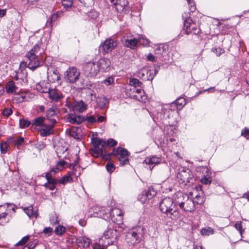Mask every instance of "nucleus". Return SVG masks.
Here are the masks:
<instances>
[{
	"label": "nucleus",
	"instance_id": "obj_36",
	"mask_svg": "<svg viewBox=\"0 0 249 249\" xmlns=\"http://www.w3.org/2000/svg\"><path fill=\"white\" fill-rule=\"evenodd\" d=\"M53 174L51 172H46L45 173V178L47 180V183H48L50 184L53 185V186L56 185L57 181L53 178Z\"/></svg>",
	"mask_w": 249,
	"mask_h": 249
},
{
	"label": "nucleus",
	"instance_id": "obj_34",
	"mask_svg": "<svg viewBox=\"0 0 249 249\" xmlns=\"http://www.w3.org/2000/svg\"><path fill=\"white\" fill-rule=\"evenodd\" d=\"M69 121L73 124H78L81 123L82 120L80 116L71 114L68 118Z\"/></svg>",
	"mask_w": 249,
	"mask_h": 249
},
{
	"label": "nucleus",
	"instance_id": "obj_28",
	"mask_svg": "<svg viewBox=\"0 0 249 249\" xmlns=\"http://www.w3.org/2000/svg\"><path fill=\"white\" fill-rule=\"evenodd\" d=\"M70 135L75 139H80L82 137L81 129L78 127H72L69 130Z\"/></svg>",
	"mask_w": 249,
	"mask_h": 249
},
{
	"label": "nucleus",
	"instance_id": "obj_24",
	"mask_svg": "<svg viewBox=\"0 0 249 249\" xmlns=\"http://www.w3.org/2000/svg\"><path fill=\"white\" fill-rule=\"evenodd\" d=\"M97 65L99 68V71H105L110 65V61L108 58H100L97 62Z\"/></svg>",
	"mask_w": 249,
	"mask_h": 249
},
{
	"label": "nucleus",
	"instance_id": "obj_50",
	"mask_svg": "<svg viewBox=\"0 0 249 249\" xmlns=\"http://www.w3.org/2000/svg\"><path fill=\"white\" fill-rule=\"evenodd\" d=\"M30 124V122L25 119H20L19 121V125L21 128H25Z\"/></svg>",
	"mask_w": 249,
	"mask_h": 249
},
{
	"label": "nucleus",
	"instance_id": "obj_45",
	"mask_svg": "<svg viewBox=\"0 0 249 249\" xmlns=\"http://www.w3.org/2000/svg\"><path fill=\"white\" fill-rule=\"evenodd\" d=\"M106 168L107 172L110 173L113 172L115 169V167L114 164L110 161H108L106 165Z\"/></svg>",
	"mask_w": 249,
	"mask_h": 249
},
{
	"label": "nucleus",
	"instance_id": "obj_42",
	"mask_svg": "<svg viewBox=\"0 0 249 249\" xmlns=\"http://www.w3.org/2000/svg\"><path fill=\"white\" fill-rule=\"evenodd\" d=\"M72 181V178L70 174H67L62 179L59 180L60 183L62 184H65L68 182Z\"/></svg>",
	"mask_w": 249,
	"mask_h": 249
},
{
	"label": "nucleus",
	"instance_id": "obj_5",
	"mask_svg": "<svg viewBox=\"0 0 249 249\" xmlns=\"http://www.w3.org/2000/svg\"><path fill=\"white\" fill-rule=\"evenodd\" d=\"M116 230L111 228L107 229L104 232L100 239L99 244L102 245L103 247L112 245L116 240Z\"/></svg>",
	"mask_w": 249,
	"mask_h": 249
},
{
	"label": "nucleus",
	"instance_id": "obj_2",
	"mask_svg": "<svg viewBox=\"0 0 249 249\" xmlns=\"http://www.w3.org/2000/svg\"><path fill=\"white\" fill-rule=\"evenodd\" d=\"M177 206L176 197L174 201L172 198L168 197L162 199L159 207L161 212L166 213L172 219L177 220L180 217Z\"/></svg>",
	"mask_w": 249,
	"mask_h": 249
},
{
	"label": "nucleus",
	"instance_id": "obj_43",
	"mask_svg": "<svg viewBox=\"0 0 249 249\" xmlns=\"http://www.w3.org/2000/svg\"><path fill=\"white\" fill-rule=\"evenodd\" d=\"M137 39L138 40V43H140L144 46L149 45L150 43V41L142 35L140 36L139 38Z\"/></svg>",
	"mask_w": 249,
	"mask_h": 249
},
{
	"label": "nucleus",
	"instance_id": "obj_41",
	"mask_svg": "<svg viewBox=\"0 0 249 249\" xmlns=\"http://www.w3.org/2000/svg\"><path fill=\"white\" fill-rule=\"evenodd\" d=\"M66 231V228L65 227L61 225H58L54 230V232L57 235H62Z\"/></svg>",
	"mask_w": 249,
	"mask_h": 249
},
{
	"label": "nucleus",
	"instance_id": "obj_22",
	"mask_svg": "<svg viewBox=\"0 0 249 249\" xmlns=\"http://www.w3.org/2000/svg\"><path fill=\"white\" fill-rule=\"evenodd\" d=\"M49 97L53 101L59 102L63 97L62 93L56 89H48Z\"/></svg>",
	"mask_w": 249,
	"mask_h": 249
},
{
	"label": "nucleus",
	"instance_id": "obj_37",
	"mask_svg": "<svg viewBox=\"0 0 249 249\" xmlns=\"http://www.w3.org/2000/svg\"><path fill=\"white\" fill-rule=\"evenodd\" d=\"M108 103L107 99L104 96L98 97L96 99V103L98 107L103 108Z\"/></svg>",
	"mask_w": 249,
	"mask_h": 249
},
{
	"label": "nucleus",
	"instance_id": "obj_62",
	"mask_svg": "<svg viewBox=\"0 0 249 249\" xmlns=\"http://www.w3.org/2000/svg\"><path fill=\"white\" fill-rule=\"evenodd\" d=\"M53 231L52 228L50 227H46L43 230V232L45 234H48V235H50L51 234Z\"/></svg>",
	"mask_w": 249,
	"mask_h": 249
},
{
	"label": "nucleus",
	"instance_id": "obj_47",
	"mask_svg": "<svg viewBox=\"0 0 249 249\" xmlns=\"http://www.w3.org/2000/svg\"><path fill=\"white\" fill-rule=\"evenodd\" d=\"M102 83L107 86L111 85L114 83V77L113 76H109L104 80L102 81Z\"/></svg>",
	"mask_w": 249,
	"mask_h": 249
},
{
	"label": "nucleus",
	"instance_id": "obj_40",
	"mask_svg": "<svg viewBox=\"0 0 249 249\" xmlns=\"http://www.w3.org/2000/svg\"><path fill=\"white\" fill-rule=\"evenodd\" d=\"M71 165H72L71 163H69L63 160H60L58 161L56 164V166L59 167L61 170L65 167L71 168Z\"/></svg>",
	"mask_w": 249,
	"mask_h": 249
},
{
	"label": "nucleus",
	"instance_id": "obj_54",
	"mask_svg": "<svg viewBox=\"0 0 249 249\" xmlns=\"http://www.w3.org/2000/svg\"><path fill=\"white\" fill-rule=\"evenodd\" d=\"M234 227L237 230H238L239 231L241 235H242L243 234V230H242L241 222L237 221L235 224Z\"/></svg>",
	"mask_w": 249,
	"mask_h": 249
},
{
	"label": "nucleus",
	"instance_id": "obj_20",
	"mask_svg": "<svg viewBox=\"0 0 249 249\" xmlns=\"http://www.w3.org/2000/svg\"><path fill=\"white\" fill-rule=\"evenodd\" d=\"M68 107L73 111L82 113L86 111L88 108V105L82 100L74 101L69 104Z\"/></svg>",
	"mask_w": 249,
	"mask_h": 249
},
{
	"label": "nucleus",
	"instance_id": "obj_56",
	"mask_svg": "<svg viewBox=\"0 0 249 249\" xmlns=\"http://www.w3.org/2000/svg\"><path fill=\"white\" fill-rule=\"evenodd\" d=\"M24 140L23 137H19L15 141V143L18 147L21 145L24 142Z\"/></svg>",
	"mask_w": 249,
	"mask_h": 249
},
{
	"label": "nucleus",
	"instance_id": "obj_33",
	"mask_svg": "<svg viewBox=\"0 0 249 249\" xmlns=\"http://www.w3.org/2000/svg\"><path fill=\"white\" fill-rule=\"evenodd\" d=\"M23 210L24 212L27 214V215L30 217H35L36 218L37 216V213L33 210V207L32 206H30L28 207L24 208Z\"/></svg>",
	"mask_w": 249,
	"mask_h": 249
},
{
	"label": "nucleus",
	"instance_id": "obj_44",
	"mask_svg": "<svg viewBox=\"0 0 249 249\" xmlns=\"http://www.w3.org/2000/svg\"><path fill=\"white\" fill-rule=\"evenodd\" d=\"M61 3L65 8L68 9L72 5L73 0H61Z\"/></svg>",
	"mask_w": 249,
	"mask_h": 249
},
{
	"label": "nucleus",
	"instance_id": "obj_59",
	"mask_svg": "<svg viewBox=\"0 0 249 249\" xmlns=\"http://www.w3.org/2000/svg\"><path fill=\"white\" fill-rule=\"evenodd\" d=\"M117 142L112 139H109L107 141V144L110 146H114L117 145Z\"/></svg>",
	"mask_w": 249,
	"mask_h": 249
},
{
	"label": "nucleus",
	"instance_id": "obj_19",
	"mask_svg": "<svg viewBox=\"0 0 249 249\" xmlns=\"http://www.w3.org/2000/svg\"><path fill=\"white\" fill-rule=\"evenodd\" d=\"M93 216L103 218L106 220H109L110 215L109 210L103 207L94 206L93 208Z\"/></svg>",
	"mask_w": 249,
	"mask_h": 249
},
{
	"label": "nucleus",
	"instance_id": "obj_48",
	"mask_svg": "<svg viewBox=\"0 0 249 249\" xmlns=\"http://www.w3.org/2000/svg\"><path fill=\"white\" fill-rule=\"evenodd\" d=\"M201 233L203 235H209L210 234H212L213 233V230L209 228H203L201 230Z\"/></svg>",
	"mask_w": 249,
	"mask_h": 249
},
{
	"label": "nucleus",
	"instance_id": "obj_3",
	"mask_svg": "<svg viewBox=\"0 0 249 249\" xmlns=\"http://www.w3.org/2000/svg\"><path fill=\"white\" fill-rule=\"evenodd\" d=\"M176 203L180 209L185 212H192L195 209L194 201L192 198H189L187 194L178 192L176 195Z\"/></svg>",
	"mask_w": 249,
	"mask_h": 249
},
{
	"label": "nucleus",
	"instance_id": "obj_51",
	"mask_svg": "<svg viewBox=\"0 0 249 249\" xmlns=\"http://www.w3.org/2000/svg\"><path fill=\"white\" fill-rule=\"evenodd\" d=\"M187 2L189 5L190 11L191 12H194L196 10V6L193 0H187Z\"/></svg>",
	"mask_w": 249,
	"mask_h": 249
},
{
	"label": "nucleus",
	"instance_id": "obj_13",
	"mask_svg": "<svg viewBox=\"0 0 249 249\" xmlns=\"http://www.w3.org/2000/svg\"><path fill=\"white\" fill-rule=\"evenodd\" d=\"M110 2L119 13H126L130 10V7L127 0H110Z\"/></svg>",
	"mask_w": 249,
	"mask_h": 249
},
{
	"label": "nucleus",
	"instance_id": "obj_26",
	"mask_svg": "<svg viewBox=\"0 0 249 249\" xmlns=\"http://www.w3.org/2000/svg\"><path fill=\"white\" fill-rule=\"evenodd\" d=\"M30 94L27 92L19 91L15 95V99L18 102L28 101L30 99Z\"/></svg>",
	"mask_w": 249,
	"mask_h": 249
},
{
	"label": "nucleus",
	"instance_id": "obj_14",
	"mask_svg": "<svg viewBox=\"0 0 249 249\" xmlns=\"http://www.w3.org/2000/svg\"><path fill=\"white\" fill-rule=\"evenodd\" d=\"M117 45L118 43L116 40L108 38L100 45V49L102 50L104 54L108 53L115 48Z\"/></svg>",
	"mask_w": 249,
	"mask_h": 249
},
{
	"label": "nucleus",
	"instance_id": "obj_32",
	"mask_svg": "<svg viewBox=\"0 0 249 249\" xmlns=\"http://www.w3.org/2000/svg\"><path fill=\"white\" fill-rule=\"evenodd\" d=\"M186 104V101L184 98L180 97L178 98L174 102L172 103L171 105L175 106L177 109H181Z\"/></svg>",
	"mask_w": 249,
	"mask_h": 249
},
{
	"label": "nucleus",
	"instance_id": "obj_1",
	"mask_svg": "<svg viewBox=\"0 0 249 249\" xmlns=\"http://www.w3.org/2000/svg\"><path fill=\"white\" fill-rule=\"evenodd\" d=\"M42 45V43L41 42L35 45L33 48L26 53L25 56L28 62H21L20 67H27L32 71L40 67L41 66L40 55L44 52V49Z\"/></svg>",
	"mask_w": 249,
	"mask_h": 249
},
{
	"label": "nucleus",
	"instance_id": "obj_18",
	"mask_svg": "<svg viewBox=\"0 0 249 249\" xmlns=\"http://www.w3.org/2000/svg\"><path fill=\"white\" fill-rule=\"evenodd\" d=\"M156 192L153 187H149L147 190L143 191L138 196V200L141 203H146L156 195Z\"/></svg>",
	"mask_w": 249,
	"mask_h": 249
},
{
	"label": "nucleus",
	"instance_id": "obj_15",
	"mask_svg": "<svg viewBox=\"0 0 249 249\" xmlns=\"http://www.w3.org/2000/svg\"><path fill=\"white\" fill-rule=\"evenodd\" d=\"M56 123V120H52V123L46 121V123L39 128L41 136L47 137L53 134V128Z\"/></svg>",
	"mask_w": 249,
	"mask_h": 249
},
{
	"label": "nucleus",
	"instance_id": "obj_46",
	"mask_svg": "<svg viewBox=\"0 0 249 249\" xmlns=\"http://www.w3.org/2000/svg\"><path fill=\"white\" fill-rule=\"evenodd\" d=\"M29 235L23 237L19 241L15 244L16 246H22L26 244L29 240Z\"/></svg>",
	"mask_w": 249,
	"mask_h": 249
},
{
	"label": "nucleus",
	"instance_id": "obj_27",
	"mask_svg": "<svg viewBox=\"0 0 249 249\" xmlns=\"http://www.w3.org/2000/svg\"><path fill=\"white\" fill-rule=\"evenodd\" d=\"M161 161L160 159L156 156L147 157L144 161L146 164L150 165V169L152 170L154 166L159 163Z\"/></svg>",
	"mask_w": 249,
	"mask_h": 249
},
{
	"label": "nucleus",
	"instance_id": "obj_39",
	"mask_svg": "<svg viewBox=\"0 0 249 249\" xmlns=\"http://www.w3.org/2000/svg\"><path fill=\"white\" fill-rule=\"evenodd\" d=\"M130 87H141L142 83L138 79L134 78H130L129 81Z\"/></svg>",
	"mask_w": 249,
	"mask_h": 249
},
{
	"label": "nucleus",
	"instance_id": "obj_23",
	"mask_svg": "<svg viewBox=\"0 0 249 249\" xmlns=\"http://www.w3.org/2000/svg\"><path fill=\"white\" fill-rule=\"evenodd\" d=\"M58 109L56 106L50 108L47 111L46 118L47 121L52 123V120H56L55 117L57 116Z\"/></svg>",
	"mask_w": 249,
	"mask_h": 249
},
{
	"label": "nucleus",
	"instance_id": "obj_10",
	"mask_svg": "<svg viewBox=\"0 0 249 249\" xmlns=\"http://www.w3.org/2000/svg\"><path fill=\"white\" fill-rule=\"evenodd\" d=\"M126 94L130 98L142 102L146 99L143 90L140 88L130 87L126 89Z\"/></svg>",
	"mask_w": 249,
	"mask_h": 249
},
{
	"label": "nucleus",
	"instance_id": "obj_52",
	"mask_svg": "<svg viewBox=\"0 0 249 249\" xmlns=\"http://www.w3.org/2000/svg\"><path fill=\"white\" fill-rule=\"evenodd\" d=\"M86 120L88 123L90 124H94L96 122V116L95 115L87 116Z\"/></svg>",
	"mask_w": 249,
	"mask_h": 249
},
{
	"label": "nucleus",
	"instance_id": "obj_35",
	"mask_svg": "<svg viewBox=\"0 0 249 249\" xmlns=\"http://www.w3.org/2000/svg\"><path fill=\"white\" fill-rule=\"evenodd\" d=\"M46 121H47L46 118L43 117H39L34 120L32 124L40 127L42 126Z\"/></svg>",
	"mask_w": 249,
	"mask_h": 249
},
{
	"label": "nucleus",
	"instance_id": "obj_17",
	"mask_svg": "<svg viewBox=\"0 0 249 249\" xmlns=\"http://www.w3.org/2000/svg\"><path fill=\"white\" fill-rule=\"evenodd\" d=\"M108 214L110 215L109 220H111L117 224L122 223L123 219V213L120 209L113 208L109 210Z\"/></svg>",
	"mask_w": 249,
	"mask_h": 249
},
{
	"label": "nucleus",
	"instance_id": "obj_64",
	"mask_svg": "<svg viewBox=\"0 0 249 249\" xmlns=\"http://www.w3.org/2000/svg\"><path fill=\"white\" fill-rule=\"evenodd\" d=\"M44 186L46 188H47L50 190H53L55 189V186H53V185H51V184H49L48 183H45L44 184Z\"/></svg>",
	"mask_w": 249,
	"mask_h": 249
},
{
	"label": "nucleus",
	"instance_id": "obj_21",
	"mask_svg": "<svg viewBox=\"0 0 249 249\" xmlns=\"http://www.w3.org/2000/svg\"><path fill=\"white\" fill-rule=\"evenodd\" d=\"M156 73V71L153 73L151 70L148 71L146 69H142L138 72L137 76L140 78H144L147 80H152L154 78Z\"/></svg>",
	"mask_w": 249,
	"mask_h": 249
},
{
	"label": "nucleus",
	"instance_id": "obj_49",
	"mask_svg": "<svg viewBox=\"0 0 249 249\" xmlns=\"http://www.w3.org/2000/svg\"><path fill=\"white\" fill-rule=\"evenodd\" d=\"M165 51L164 47L163 45L158 46L155 49V53L158 55H162Z\"/></svg>",
	"mask_w": 249,
	"mask_h": 249
},
{
	"label": "nucleus",
	"instance_id": "obj_9",
	"mask_svg": "<svg viewBox=\"0 0 249 249\" xmlns=\"http://www.w3.org/2000/svg\"><path fill=\"white\" fill-rule=\"evenodd\" d=\"M112 153L114 155L119 156L118 160L121 165L124 166L129 163V153L124 148L117 147L113 149Z\"/></svg>",
	"mask_w": 249,
	"mask_h": 249
},
{
	"label": "nucleus",
	"instance_id": "obj_12",
	"mask_svg": "<svg viewBox=\"0 0 249 249\" xmlns=\"http://www.w3.org/2000/svg\"><path fill=\"white\" fill-rule=\"evenodd\" d=\"M193 178V175L189 168L182 167L179 169L177 178L180 183H184L186 184L187 183L190 182Z\"/></svg>",
	"mask_w": 249,
	"mask_h": 249
},
{
	"label": "nucleus",
	"instance_id": "obj_6",
	"mask_svg": "<svg viewBox=\"0 0 249 249\" xmlns=\"http://www.w3.org/2000/svg\"><path fill=\"white\" fill-rule=\"evenodd\" d=\"M91 142L93 148L90 150V154L95 157H98L104 154L103 151L106 145V142L98 138H93Z\"/></svg>",
	"mask_w": 249,
	"mask_h": 249
},
{
	"label": "nucleus",
	"instance_id": "obj_31",
	"mask_svg": "<svg viewBox=\"0 0 249 249\" xmlns=\"http://www.w3.org/2000/svg\"><path fill=\"white\" fill-rule=\"evenodd\" d=\"M76 241L84 248L89 247L90 243V239L85 236L78 237L76 239Z\"/></svg>",
	"mask_w": 249,
	"mask_h": 249
},
{
	"label": "nucleus",
	"instance_id": "obj_61",
	"mask_svg": "<svg viewBox=\"0 0 249 249\" xmlns=\"http://www.w3.org/2000/svg\"><path fill=\"white\" fill-rule=\"evenodd\" d=\"M96 122L98 123H102L106 120V117L103 116H99L98 114L96 115Z\"/></svg>",
	"mask_w": 249,
	"mask_h": 249
},
{
	"label": "nucleus",
	"instance_id": "obj_4",
	"mask_svg": "<svg viewBox=\"0 0 249 249\" xmlns=\"http://www.w3.org/2000/svg\"><path fill=\"white\" fill-rule=\"evenodd\" d=\"M182 18L184 19V30L185 34L198 35L200 32L198 24L193 21L190 17H187V14L186 13L182 15Z\"/></svg>",
	"mask_w": 249,
	"mask_h": 249
},
{
	"label": "nucleus",
	"instance_id": "obj_11",
	"mask_svg": "<svg viewBox=\"0 0 249 249\" xmlns=\"http://www.w3.org/2000/svg\"><path fill=\"white\" fill-rule=\"evenodd\" d=\"M83 73L89 77H93L96 76L99 71V68L97 64L94 62H89L85 64L83 66Z\"/></svg>",
	"mask_w": 249,
	"mask_h": 249
},
{
	"label": "nucleus",
	"instance_id": "obj_55",
	"mask_svg": "<svg viewBox=\"0 0 249 249\" xmlns=\"http://www.w3.org/2000/svg\"><path fill=\"white\" fill-rule=\"evenodd\" d=\"M62 14V12H58L52 15L50 18V22H53L56 20L59 16Z\"/></svg>",
	"mask_w": 249,
	"mask_h": 249
},
{
	"label": "nucleus",
	"instance_id": "obj_30",
	"mask_svg": "<svg viewBox=\"0 0 249 249\" xmlns=\"http://www.w3.org/2000/svg\"><path fill=\"white\" fill-rule=\"evenodd\" d=\"M138 43V40L137 38H133L130 39H125L124 44L125 47L130 48L131 49H134Z\"/></svg>",
	"mask_w": 249,
	"mask_h": 249
},
{
	"label": "nucleus",
	"instance_id": "obj_25",
	"mask_svg": "<svg viewBox=\"0 0 249 249\" xmlns=\"http://www.w3.org/2000/svg\"><path fill=\"white\" fill-rule=\"evenodd\" d=\"M5 89L9 94H14L15 95L19 91L20 89L16 86L13 81H9L6 85Z\"/></svg>",
	"mask_w": 249,
	"mask_h": 249
},
{
	"label": "nucleus",
	"instance_id": "obj_29",
	"mask_svg": "<svg viewBox=\"0 0 249 249\" xmlns=\"http://www.w3.org/2000/svg\"><path fill=\"white\" fill-rule=\"evenodd\" d=\"M72 165L71 166V171L69 172L68 174L71 176H74L76 178L79 177L81 174L80 169L79 167H76L77 162H75L73 163H71Z\"/></svg>",
	"mask_w": 249,
	"mask_h": 249
},
{
	"label": "nucleus",
	"instance_id": "obj_16",
	"mask_svg": "<svg viewBox=\"0 0 249 249\" xmlns=\"http://www.w3.org/2000/svg\"><path fill=\"white\" fill-rule=\"evenodd\" d=\"M80 76V72L74 67H70L65 73V78L69 83H74L78 79Z\"/></svg>",
	"mask_w": 249,
	"mask_h": 249
},
{
	"label": "nucleus",
	"instance_id": "obj_60",
	"mask_svg": "<svg viewBox=\"0 0 249 249\" xmlns=\"http://www.w3.org/2000/svg\"><path fill=\"white\" fill-rule=\"evenodd\" d=\"M241 135L247 139H249V130L244 129L242 131Z\"/></svg>",
	"mask_w": 249,
	"mask_h": 249
},
{
	"label": "nucleus",
	"instance_id": "obj_38",
	"mask_svg": "<svg viewBox=\"0 0 249 249\" xmlns=\"http://www.w3.org/2000/svg\"><path fill=\"white\" fill-rule=\"evenodd\" d=\"M13 141V139L10 138L5 142H1L0 144V148L1 153H5L8 150V147L9 143Z\"/></svg>",
	"mask_w": 249,
	"mask_h": 249
},
{
	"label": "nucleus",
	"instance_id": "obj_63",
	"mask_svg": "<svg viewBox=\"0 0 249 249\" xmlns=\"http://www.w3.org/2000/svg\"><path fill=\"white\" fill-rule=\"evenodd\" d=\"M201 182L205 184H209L211 182V180L210 179V178L204 177V178H202Z\"/></svg>",
	"mask_w": 249,
	"mask_h": 249
},
{
	"label": "nucleus",
	"instance_id": "obj_57",
	"mask_svg": "<svg viewBox=\"0 0 249 249\" xmlns=\"http://www.w3.org/2000/svg\"><path fill=\"white\" fill-rule=\"evenodd\" d=\"M36 89L42 93H46L48 92V88H46L45 90H43V88L42 87L41 85L40 84H38L36 86Z\"/></svg>",
	"mask_w": 249,
	"mask_h": 249
},
{
	"label": "nucleus",
	"instance_id": "obj_53",
	"mask_svg": "<svg viewBox=\"0 0 249 249\" xmlns=\"http://www.w3.org/2000/svg\"><path fill=\"white\" fill-rule=\"evenodd\" d=\"M212 51L215 53L217 56H219L222 53L225 52L224 50L221 48H213Z\"/></svg>",
	"mask_w": 249,
	"mask_h": 249
},
{
	"label": "nucleus",
	"instance_id": "obj_8",
	"mask_svg": "<svg viewBox=\"0 0 249 249\" xmlns=\"http://www.w3.org/2000/svg\"><path fill=\"white\" fill-rule=\"evenodd\" d=\"M11 210L15 211L14 206L11 204L0 205V225H4L9 222V218L7 215Z\"/></svg>",
	"mask_w": 249,
	"mask_h": 249
},
{
	"label": "nucleus",
	"instance_id": "obj_7",
	"mask_svg": "<svg viewBox=\"0 0 249 249\" xmlns=\"http://www.w3.org/2000/svg\"><path fill=\"white\" fill-rule=\"evenodd\" d=\"M142 229L141 227L129 231L126 235L127 242L130 245H134L140 242L142 235Z\"/></svg>",
	"mask_w": 249,
	"mask_h": 249
},
{
	"label": "nucleus",
	"instance_id": "obj_58",
	"mask_svg": "<svg viewBox=\"0 0 249 249\" xmlns=\"http://www.w3.org/2000/svg\"><path fill=\"white\" fill-rule=\"evenodd\" d=\"M12 113V110L11 108H7L4 109L2 111V114L5 116H9Z\"/></svg>",
	"mask_w": 249,
	"mask_h": 249
}]
</instances>
